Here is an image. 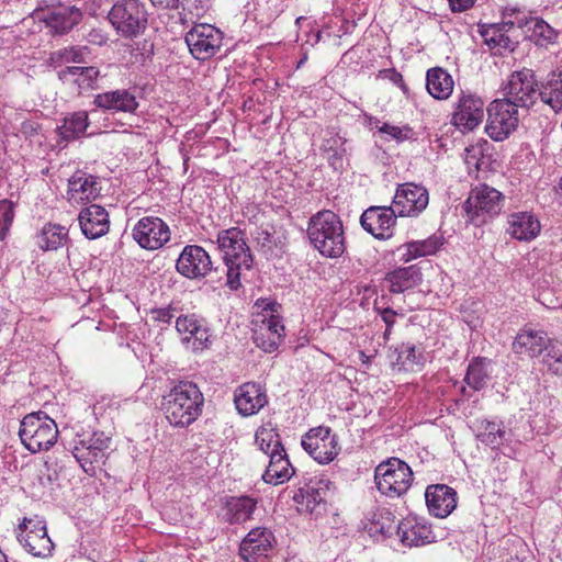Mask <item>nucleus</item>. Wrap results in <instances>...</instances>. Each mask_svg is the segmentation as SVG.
<instances>
[{"label": "nucleus", "mask_w": 562, "mask_h": 562, "mask_svg": "<svg viewBox=\"0 0 562 562\" xmlns=\"http://www.w3.org/2000/svg\"><path fill=\"white\" fill-rule=\"evenodd\" d=\"M505 98L514 106L529 110L540 98L554 112L562 110V65L539 82L532 69L513 71L504 87Z\"/></svg>", "instance_id": "1"}, {"label": "nucleus", "mask_w": 562, "mask_h": 562, "mask_svg": "<svg viewBox=\"0 0 562 562\" xmlns=\"http://www.w3.org/2000/svg\"><path fill=\"white\" fill-rule=\"evenodd\" d=\"M204 396L191 381H179L162 396L161 411L173 427L186 428L202 414Z\"/></svg>", "instance_id": "2"}, {"label": "nucleus", "mask_w": 562, "mask_h": 562, "mask_svg": "<svg viewBox=\"0 0 562 562\" xmlns=\"http://www.w3.org/2000/svg\"><path fill=\"white\" fill-rule=\"evenodd\" d=\"M307 237L311 245L324 257L339 258L346 250L342 222L330 210H323L311 216Z\"/></svg>", "instance_id": "3"}, {"label": "nucleus", "mask_w": 562, "mask_h": 562, "mask_svg": "<svg viewBox=\"0 0 562 562\" xmlns=\"http://www.w3.org/2000/svg\"><path fill=\"white\" fill-rule=\"evenodd\" d=\"M146 4L140 0H116L108 13V20L116 34L134 40L145 33L148 26Z\"/></svg>", "instance_id": "4"}, {"label": "nucleus", "mask_w": 562, "mask_h": 562, "mask_svg": "<svg viewBox=\"0 0 562 562\" xmlns=\"http://www.w3.org/2000/svg\"><path fill=\"white\" fill-rule=\"evenodd\" d=\"M19 436L32 453L47 451L57 440L58 428L54 419L42 411L33 412L20 423Z\"/></svg>", "instance_id": "5"}, {"label": "nucleus", "mask_w": 562, "mask_h": 562, "mask_svg": "<svg viewBox=\"0 0 562 562\" xmlns=\"http://www.w3.org/2000/svg\"><path fill=\"white\" fill-rule=\"evenodd\" d=\"M503 194L486 184H480L471 190L462 204L467 222L481 226L498 215L503 209Z\"/></svg>", "instance_id": "6"}, {"label": "nucleus", "mask_w": 562, "mask_h": 562, "mask_svg": "<svg viewBox=\"0 0 562 562\" xmlns=\"http://www.w3.org/2000/svg\"><path fill=\"white\" fill-rule=\"evenodd\" d=\"M413 480L411 467L398 458L382 461L374 471L376 488L390 497H400L406 493Z\"/></svg>", "instance_id": "7"}, {"label": "nucleus", "mask_w": 562, "mask_h": 562, "mask_svg": "<svg viewBox=\"0 0 562 562\" xmlns=\"http://www.w3.org/2000/svg\"><path fill=\"white\" fill-rule=\"evenodd\" d=\"M333 490V483L324 475L305 479L294 493L293 502L301 514L319 516L326 510V502Z\"/></svg>", "instance_id": "8"}, {"label": "nucleus", "mask_w": 562, "mask_h": 562, "mask_svg": "<svg viewBox=\"0 0 562 562\" xmlns=\"http://www.w3.org/2000/svg\"><path fill=\"white\" fill-rule=\"evenodd\" d=\"M46 26L53 36H63L74 30L83 19L80 8L58 3L45 8H36L33 12Z\"/></svg>", "instance_id": "9"}, {"label": "nucleus", "mask_w": 562, "mask_h": 562, "mask_svg": "<svg viewBox=\"0 0 562 562\" xmlns=\"http://www.w3.org/2000/svg\"><path fill=\"white\" fill-rule=\"evenodd\" d=\"M486 134L495 142L506 139L518 127V109L504 99H497L487 108Z\"/></svg>", "instance_id": "10"}, {"label": "nucleus", "mask_w": 562, "mask_h": 562, "mask_svg": "<svg viewBox=\"0 0 562 562\" xmlns=\"http://www.w3.org/2000/svg\"><path fill=\"white\" fill-rule=\"evenodd\" d=\"M184 41L195 59L206 60L221 49L223 33L214 25L200 23L187 32Z\"/></svg>", "instance_id": "11"}, {"label": "nucleus", "mask_w": 562, "mask_h": 562, "mask_svg": "<svg viewBox=\"0 0 562 562\" xmlns=\"http://www.w3.org/2000/svg\"><path fill=\"white\" fill-rule=\"evenodd\" d=\"M303 449L318 463L326 464L338 454V440L329 427L319 426L310 429L303 437Z\"/></svg>", "instance_id": "12"}, {"label": "nucleus", "mask_w": 562, "mask_h": 562, "mask_svg": "<svg viewBox=\"0 0 562 562\" xmlns=\"http://www.w3.org/2000/svg\"><path fill=\"white\" fill-rule=\"evenodd\" d=\"M484 119V101L481 97L461 91L452 113L451 123L462 134L474 131Z\"/></svg>", "instance_id": "13"}, {"label": "nucleus", "mask_w": 562, "mask_h": 562, "mask_svg": "<svg viewBox=\"0 0 562 562\" xmlns=\"http://www.w3.org/2000/svg\"><path fill=\"white\" fill-rule=\"evenodd\" d=\"M397 216L393 205H372L361 214L360 224L375 239L387 240L394 236Z\"/></svg>", "instance_id": "14"}, {"label": "nucleus", "mask_w": 562, "mask_h": 562, "mask_svg": "<svg viewBox=\"0 0 562 562\" xmlns=\"http://www.w3.org/2000/svg\"><path fill=\"white\" fill-rule=\"evenodd\" d=\"M218 248L224 262L241 261L245 270L252 268L254 258L246 243L245 233L238 227L224 229L217 235Z\"/></svg>", "instance_id": "15"}, {"label": "nucleus", "mask_w": 562, "mask_h": 562, "mask_svg": "<svg viewBox=\"0 0 562 562\" xmlns=\"http://www.w3.org/2000/svg\"><path fill=\"white\" fill-rule=\"evenodd\" d=\"M429 203L428 190L414 182L398 184L393 199V206L398 216H417Z\"/></svg>", "instance_id": "16"}, {"label": "nucleus", "mask_w": 562, "mask_h": 562, "mask_svg": "<svg viewBox=\"0 0 562 562\" xmlns=\"http://www.w3.org/2000/svg\"><path fill=\"white\" fill-rule=\"evenodd\" d=\"M134 240L144 249L157 250L170 239L169 226L159 217H142L133 228Z\"/></svg>", "instance_id": "17"}, {"label": "nucleus", "mask_w": 562, "mask_h": 562, "mask_svg": "<svg viewBox=\"0 0 562 562\" xmlns=\"http://www.w3.org/2000/svg\"><path fill=\"white\" fill-rule=\"evenodd\" d=\"M177 271L191 280L202 279L213 270V263L207 251L199 245H187L180 252Z\"/></svg>", "instance_id": "18"}, {"label": "nucleus", "mask_w": 562, "mask_h": 562, "mask_svg": "<svg viewBox=\"0 0 562 562\" xmlns=\"http://www.w3.org/2000/svg\"><path fill=\"white\" fill-rule=\"evenodd\" d=\"M222 509L218 518L228 525H241L252 518L258 499L249 495L224 496L221 498Z\"/></svg>", "instance_id": "19"}, {"label": "nucleus", "mask_w": 562, "mask_h": 562, "mask_svg": "<svg viewBox=\"0 0 562 562\" xmlns=\"http://www.w3.org/2000/svg\"><path fill=\"white\" fill-rule=\"evenodd\" d=\"M179 334H188L182 342H192L194 351L204 350L211 345V329L205 318L195 314L181 315L176 321Z\"/></svg>", "instance_id": "20"}, {"label": "nucleus", "mask_w": 562, "mask_h": 562, "mask_svg": "<svg viewBox=\"0 0 562 562\" xmlns=\"http://www.w3.org/2000/svg\"><path fill=\"white\" fill-rule=\"evenodd\" d=\"M276 543L273 532L266 527L252 528L239 544V555L246 562H258L267 557Z\"/></svg>", "instance_id": "21"}, {"label": "nucleus", "mask_w": 562, "mask_h": 562, "mask_svg": "<svg viewBox=\"0 0 562 562\" xmlns=\"http://www.w3.org/2000/svg\"><path fill=\"white\" fill-rule=\"evenodd\" d=\"M425 501L431 515L446 518L456 509L458 496L456 490L446 484H432L425 491Z\"/></svg>", "instance_id": "22"}, {"label": "nucleus", "mask_w": 562, "mask_h": 562, "mask_svg": "<svg viewBox=\"0 0 562 562\" xmlns=\"http://www.w3.org/2000/svg\"><path fill=\"white\" fill-rule=\"evenodd\" d=\"M78 221L82 234L91 240L104 236L110 229L109 213L99 204L83 207L78 215Z\"/></svg>", "instance_id": "23"}, {"label": "nucleus", "mask_w": 562, "mask_h": 562, "mask_svg": "<svg viewBox=\"0 0 562 562\" xmlns=\"http://www.w3.org/2000/svg\"><path fill=\"white\" fill-rule=\"evenodd\" d=\"M93 105L102 111L136 113L139 102L128 89H117L94 95Z\"/></svg>", "instance_id": "24"}, {"label": "nucleus", "mask_w": 562, "mask_h": 562, "mask_svg": "<svg viewBox=\"0 0 562 562\" xmlns=\"http://www.w3.org/2000/svg\"><path fill=\"white\" fill-rule=\"evenodd\" d=\"M235 406L243 416L258 413L267 403V394L262 386L255 382H247L235 391Z\"/></svg>", "instance_id": "25"}, {"label": "nucleus", "mask_w": 562, "mask_h": 562, "mask_svg": "<svg viewBox=\"0 0 562 562\" xmlns=\"http://www.w3.org/2000/svg\"><path fill=\"white\" fill-rule=\"evenodd\" d=\"M63 83L76 86L78 93L98 89L100 70L94 66H66L57 71Z\"/></svg>", "instance_id": "26"}, {"label": "nucleus", "mask_w": 562, "mask_h": 562, "mask_svg": "<svg viewBox=\"0 0 562 562\" xmlns=\"http://www.w3.org/2000/svg\"><path fill=\"white\" fill-rule=\"evenodd\" d=\"M111 438L103 431H93L91 435H78L74 449V456L78 459H89L90 463L98 462L104 457Z\"/></svg>", "instance_id": "27"}, {"label": "nucleus", "mask_w": 562, "mask_h": 562, "mask_svg": "<svg viewBox=\"0 0 562 562\" xmlns=\"http://www.w3.org/2000/svg\"><path fill=\"white\" fill-rule=\"evenodd\" d=\"M99 178L89 175L82 170H77L68 179V195L69 200L76 202H89L95 200L99 194L101 187L99 186Z\"/></svg>", "instance_id": "28"}, {"label": "nucleus", "mask_w": 562, "mask_h": 562, "mask_svg": "<svg viewBox=\"0 0 562 562\" xmlns=\"http://www.w3.org/2000/svg\"><path fill=\"white\" fill-rule=\"evenodd\" d=\"M423 281V273L417 265L397 267L385 273L384 282L393 294H400L419 285Z\"/></svg>", "instance_id": "29"}, {"label": "nucleus", "mask_w": 562, "mask_h": 562, "mask_svg": "<svg viewBox=\"0 0 562 562\" xmlns=\"http://www.w3.org/2000/svg\"><path fill=\"white\" fill-rule=\"evenodd\" d=\"M551 342L546 331L525 327L515 337L513 350L535 358L546 351Z\"/></svg>", "instance_id": "30"}, {"label": "nucleus", "mask_w": 562, "mask_h": 562, "mask_svg": "<svg viewBox=\"0 0 562 562\" xmlns=\"http://www.w3.org/2000/svg\"><path fill=\"white\" fill-rule=\"evenodd\" d=\"M507 233L519 241L535 239L541 231V225L536 215L529 212L513 213L508 217Z\"/></svg>", "instance_id": "31"}, {"label": "nucleus", "mask_w": 562, "mask_h": 562, "mask_svg": "<svg viewBox=\"0 0 562 562\" xmlns=\"http://www.w3.org/2000/svg\"><path fill=\"white\" fill-rule=\"evenodd\" d=\"M347 143V138L335 130L326 132L321 149L326 155L328 165L335 171L344 169V158L348 153Z\"/></svg>", "instance_id": "32"}, {"label": "nucleus", "mask_w": 562, "mask_h": 562, "mask_svg": "<svg viewBox=\"0 0 562 562\" xmlns=\"http://www.w3.org/2000/svg\"><path fill=\"white\" fill-rule=\"evenodd\" d=\"M396 535L406 547H419L431 542V530L413 519H404L396 525Z\"/></svg>", "instance_id": "33"}, {"label": "nucleus", "mask_w": 562, "mask_h": 562, "mask_svg": "<svg viewBox=\"0 0 562 562\" xmlns=\"http://www.w3.org/2000/svg\"><path fill=\"white\" fill-rule=\"evenodd\" d=\"M294 474V468L292 467L286 451L271 453L269 457V465L262 474V480L269 484H281L291 479Z\"/></svg>", "instance_id": "34"}, {"label": "nucleus", "mask_w": 562, "mask_h": 562, "mask_svg": "<svg viewBox=\"0 0 562 562\" xmlns=\"http://www.w3.org/2000/svg\"><path fill=\"white\" fill-rule=\"evenodd\" d=\"M426 88L435 99L446 100L452 93L453 79L443 68L434 67L426 74Z\"/></svg>", "instance_id": "35"}, {"label": "nucleus", "mask_w": 562, "mask_h": 562, "mask_svg": "<svg viewBox=\"0 0 562 562\" xmlns=\"http://www.w3.org/2000/svg\"><path fill=\"white\" fill-rule=\"evenodd\" d=\"M68 241V229L59 224L46 223L36 235V244L44 251L57 250Z\"/></svg>", "instance_id": "36"}, {"label": "nucleus", "mask_w": 562, "mask_h": 562, "mask_svg": "<svg viewBox=\"0 0 562 562\" xmlns=\"http://www.w3.org/2000/svg\"><path fill=\"white\" fill-rule=\"evenodd\" d=\"M89 116L86 111H78L64 119L63 125L56 127L59 143H69L85 135L89 126Z\"/></svg>", "instance_id": "37"}, {"label": "nucleus", "mask_w": 562, "mask_h": 562, "mask_svg": "<svg viewBox=\"0 0 562 562\" xmlns=\"http://www.w3.org/2000/svg\"><path fill=\"white\" fill-rule=\"evenodd\" d=\"M525 27L530 32L528 38L538 47L548 48L550 45L555 44L559 32L549 25L541 18H531L525 20Z\"/></svg>", "instance_id": "38"}, {"label": "nucleus", "mask_w": 562, "mask_h": 562, "mask_svg": "<svg viewBox=\"0 0 562 562\" xmlns=\"http://www.w3.org/2000/svg\"><path fill=\"white\" fill-rule=\"evenodd\" d=\"M16 537L23 548L34 557L47 558L54 550V543L47 531L19 532Z\"/></svg>", "instance_id": "39"}, {"label": "nucleus", "mask_w": 562, "mask_h": 562, "mask_svg": "<svg viewBox=\"0 0 562 562\" xmlns=\"http://www.w3.org/2000/svg\"><path fill=\"white\" fill-rule=\"evenodd\" d=\"M368 519L369 524L366 525V529L371 537L385 539L392 537L393 533L396 532L394 516L385 508L372 512Z\"/></svg>", "instance_id": "40"}, {"label": "nucleus", "mask_w": 562, "mask_h": 562, "mask_svg": "<svg viewBox=\"0 0 562 562\" xmlns=\"http://www.w3.org/2000/svg\"><path fill=\"white\" fill-rule=\"evenodd\" d=\"M490 364L491 360L487 358H473L470 361L464 375L465 384L473 391L483 390L487 385V382L491 378V372L488 370Z\"/></svg>", "instance_id": "41"}, {"label": "nucleus", "mask_w": 562, "mask_h": 562, "mask_svg": "<svg viewBox=\"0 0 562 562\" xmlns=\"http://www.w3.org/2000/svg\"><path fill=\"white\" fill-rule=\"evenodd\" d=\"M392 364L398 370H414L415 366L424 364V357L420 352H416L415 346L409 342H402L395 347L390 356Z\"/></svg>", "instance_id": "42"}, {"label": "nucleus", "mask_w": 562, "mask_h": 562, "mask_svg": "<svg viewBox=\"0 0 562 562\" xmlns=\"http://www.w3.org/2000/svg\"><path fill=\"white\" fill-rule=\"evenodd\" d=\"M90 49L88 46H68L52 52L49 63L54 67H60L66 64H86Z\"/></svg>", "instance_id": "43"}, {"label": "nucleus", "mask_w": 562, "mask_h": 562, "mask_svg": "<svg viewBox=\"0 0 562 562\" xmlns=\"http://www.w3.org/2000/svg\"><path fill=\"white\" fill-rule=\"evenodd\" d=\"M255 441L259 449L268 457H270L271 453L285 450L277 428L259 427L255 435Z\"/></svg>", "instance_id": "44"}, {"label": "nucleus", "mask_w": 562, "mask_h": 562, "mask_svg": "<svg viewBox=\"0 0 562 562\" xmlns=\"http://www.w3.org/2000/svg\"><path fill=\"white\" fill-rule=\"evenodd\" d=\"M479 32L484 43L492 49L502 48L504 50L514 52L518 46V42L512 40L503 31L490 30V26L483 24L480 25Z\"/></svg>", "instance_id": "45"}, {"label": "nucleus", "mask_w": 562, "mask_h": 562, "mask_svg": "<svg viewBox=\"0 0 562 562\" xmlns=\"http://www.w3.org/2000/svg\"><path fill=\"white\" fill-rule=\"evenodd\" d=\"M482 427L484 431L479 434L477 438L492 449L498 448L508 440L507 432L495 422L484 420L482 422Z\"/></svg>", "instance_id": "46"}, {"label": "nucleus", "mask_w": 562, "mask_h": 562, "mask_svg": "<svg viewBox=\"0 0 562 562\" xmlns=\"http://www.w3.org/2000/svg\"><path fill=\"white\" fill-rule=\"evenodd\" d=\"M542 363L550 373L562 376V345L549 344Z\"/></svg>", "instance_id": "47"}, {"label": "nucleus", "mask_w": 562, "mask_h": 562, "mask_svg": "<svg viewBox=\"0 0 562 562\" xmlns=\"http://www.w3.org/2000/svg\"><path fill=\"white\" fill-rule=\"evenodd\" d=\"M252 339L258 348L268 353L274 352L283 341V339H281V335H272L263 331L262 329L259 331L256 330Z\"/></svg>", "instance_id": "48"}, {"label": "nucleus", "mask_w": 562, "mask_h": 562, "mask_svg": "<svg viewBox=\"0 0 562 562\" xmlns=\"http://www.w3.org/2000/svg\"><path fill=\"white\" fill-rule=\"evenodd\" d=\"M411 248L417 257L434 255L442 245L441 237L435 235L424 240L409 241Z\"/></svg>", "instance_id": "49"}, {"label": "nucleus", "mask_w": 562, "mask_h": 562, "mask_svg": "<svg viewBox=\"0 0 562 562\" xmlns=\"http://www.w3.org/2000/svg\"><path fill=\"white\" fill-rule=\"evenodd\" d=\"M13 203L9 200L0 201V240H3L13 222Z\"/></svg>", "instance_id": "50"}, {"label": "nucleus", "mask_w": 562, "mask_h": 562, "mask_svg": "<svg viewBox=\"0 0 562 562\" xmlns=\"http://www.w3.org/2000/svg\"><path fill=\"white\" fill-rule=\"evenodd\" d=\"M226 266V285L232 291H237L241 286L240 274L241 269H245L241 261L224 262Z\"/></svg>", "instance_id": "51"}, {"label": "nucleus", "mask_w": 562, "mask_h": 562, "mask_svg": "<svg viewBox=\"0 0 562 562\" xmlns=\"http://www.w3.org/2000/svg\"><path fill=\"white\" fill-rule=\"evenodd\" d=\"M379 132L391 136V138L398 143L411 139L414 134L413 128L409 126L398 127L389 123H384L382 126H380Z\"/></svg>", "instance_id": "52"}, {"label": "nucleus", "mask_w": 562, "mask_h": 562, "mask_svg": "<svg viewBox=\"0 0 562 562\" xmlns=\"http://www.w3.org/2000/svg\"><path fill=\"white\" fill-rule=\"evenodd\" d=\"M255 240L257 243L258 250L261 251L266 257L273 252L274 237L267 229H259L256 233Z\"/></svg>", "instance_id": "53"}, {"label": "nucleus", "mask_w": 562, "mask_h": 562, "mask_svg": "<svg viewBox=\"0 0 562 562\" xmlns=\"http://www.w3.org/2000/svg\"><path fill=\"white\" fill-rule=\"evenodd\" d=\"M379 78L389 79L394 85L400 87L404 93H407L408 88L404 82L402 74H400L395 68H386L379 71Z\"/></svg>", "instance_id": "54"}, {"label": "nucleus", "mask_w": 562, "mask_h": 562, "mask_svg": "<svg viewBox=\"0 0 562 562\" xmlns=\"http://www.w3.org/2000/svg\"><path fill=\"white\" fill-rule=\"evenodd\" d=\"M263 323L266 324L263 331L272 335H281V339L284 338V325L282 324V318L279 315L271 314L267 321H263Z\"/></svg>", "instance_id": "55"}, {"label": "nucleus", "mask_w": 562, "mask_h": 562, "mask_svg": "<svg viewBox=\"0 0 562 562\" xmlns=\"http://www.w3.org/2000/svg\"><path fill=\"white\" fill-rule=\"evenodd\" d=\"M19 529L21 532H36L41 533L42 531H47L46 522L43 519H26L24 518L23 522L19 525Z\"/></svg>", "instance_id": "56"}, {"label": "nucleus", "mask_w": 562, "mask_h": 562, "mask_svg": "<svg viewBox=\"0 0 562 562\" xmlns=\"http://www.w3.org/2000/svg\"><path fill=\"white\" fill-rule=\"evenodd\" d=\"M525 20L526 19H516V21H514L512 19H503L502 18L501 23L486 24V25L490 26V30L503 31L506 34L515 25H517L518 27H525L526 26Z\"/></svg>", "instance_id": "57"}, {"label": "nucleus", "mask_w": 562, "mask_h": 562, "mask_svg": "<svg viewBox=\"0 0 562 562\" xmlns=\"http://www.w3.org/2000/svg\"><path fill=\"white\" fill-rule=\"evenodd\" d=\"M173 308L171 306L155 308L151 311L153 318L159 323L170 324L173 318Z\"/></svg>", "instance_id": "58"}, {"label": "nucleus", "mask_w": 562, "mask_h": 562, "mask_svg": "<svg viewBox=\"0 0 562 562\" xmlns=\"http://www.w3.org/2000/svg\"><path fill=\"white\" fill-rule=\"evenodd\" d=\"M452 12H463L471 9L475 0H448Z\"/></svg>", "instance_id": "59"}, {"label": "nucleus", "mask_w": 562, "mask_h": 562, "mask_svg": "<svg viewBox=\"0 0 562 562\" xmlns=\"http://www.w3.org/2000/svg\"><path fill=\"white\" fill-rule=\"evenodd\" d=\"M381 318L387 326V331H391L392 326L395 323L396 312L390 307L383 308L381 312Z\"/></svg>", "instance_id": "60"}, {"label": "nucleus", "mask_w": 562, "mask_h": 562, "mask_svg": "<svg viewBox=\"0 0 562 562\" xmlns=\"http://www.w3.org/2000/svg\"><path fill=\"white\" fill-rule=\"evenodd\" d=\"M359 59L360 56L358 55L357 50L351 48L342 55L341 63L351 68L352 64H355L356 66L358 65Z\"/></svg>", "instance_id": "61"}, {"label": "nucleus", "mask_w": 562, "mask_h": 562, "mask_svg": "<svg viewBox=\"0 0 562 562\" xmlns=\"http://www.w3.org/2000/svg\"><path fill=\"white\" fill-rule=\"evenodd\" d=\"M405 249V252L402 254L401 261L404 263H407L412 261L413 259L418 258L416 254H414L413 249L411 248V243H406L397 248V250Z\"/></svg>", "instance_id": "62"}, {"label": "nucleus", "mask_w": 562, "mask_h": 562, "mask_svg": "<svg viewBox=\"0 0 562 562\" xmlns=\"http://www.w3.org/2000/svg\"><path fill=\"white\" fill-rule=\"evenodd\" d=\"M258 305L262 307V311H270L272 314L278 313L281 307L278 302L270 300H261V303Z\"/></svg>", "instance_id": "63"}, {"label": "nucleus", "mask_w": 562, "mask_h": 562, "mask_svg": "<svg viewBox=\"0 0 562 562\" xmlns=\"http://www.w3.org/2000/svg\"><path fill=\"white\" fill-rule=\"evenodd\" d=\"M161 2L159 7L165 9H178L180 3L179 0H162Z\"/></svg>", "instance_id": "64"}]
</instances>
